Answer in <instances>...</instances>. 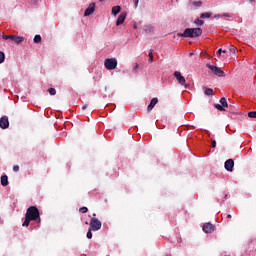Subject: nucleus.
I'll use <instances>...</instances> for the list:
<instances>
[{"mask_svg":"<svg viewBox=\"0 0 256 256\" xmlns=\"http://www.w3.org/2000/svg\"><path fill=\"white\" fill-rule=\"evenodd\" d=\"M192 5H194V7H201L203 5L202 1H194L192 2Z\"/></svg>","mask_w":256,"mask_h":256,"instance_id":"24","label":"nucleus"},{"mask_svg":"<svg viewBox=\"0 0 256 256\" xmlns=\"http://www.w3.org/2000/svg\"><path fill=\"white\" fill-rule=\"evenodd\" d=\"M221 53H227V50H224L223 51V49H219L218 51H217V55H221Z\"/></svg>","mask_w":256,"mask_h":256,"instance_id":"33","label":"nucleus"},{"mask_svg":"<svg viewBox=\"0 0 256 256\" xmlns=\"http://www.w3.org/2000/svg\"><path fill=\"white\" fill-rule=\"evenodd\" d=\"M133 29H137V24H136V22L133 24Z\"/></svg>","mask_w":256,"mask_h":256,"instance_id":"37","label":"nucleus"},{"mask_svg":"<svg viewBox=\"0 0 256 256\" xmlns=\"http://www.w3.org/2000/svg\"><path fill=\"white\" fill-rule=\"evenodd\" d=\"M34 43H41V35H35Z\"/></svg>","mask_w":256,"mask_h":256,"instance_id":"27","label":"nucleus"},{"mask_svg":"<svg viewBox=\"0 0 256 256\" xmlns=\"http://www.w3.org/2000/svg\"><path fill=\"white\" fill-rule=\"evenodd\" d=\"M211 147H212L213 149H215V147H217V142H216L215 140L212 141Z\"/></svg>","mask_w":256,"mask_h":256,"instance_id":"34","label":"nucleus"},{"mask_svg":"<svg viewBox=\"0 0 256 256\" xmlns=\"http://www.w3.org/2000/svg\"><path fill=\"white\" fill-rule=\"evenodd\" d=\"M157 103H159V99L152 98L150 104L148 105V111H153V108L155 107V105H157Z\"/></svg>","mask_w":256,"mask_h":256,"instance_id":"13","label":"nucleus"},{"mask_svg":"<svg viewBox=\"0 0 256 256\" xmlns=\"http://www.w3.org/2000/svg\"><path fill=\"white\" fill-rule=\"evenodd\" d=\"M202 229L204 233H213V231H215V226H213L211 223H206Z\"/></svg>","mask_w":256,"mask_h":256,"instance_id":"11","label":"nucleus"},{"mask_svg":"<svg viewBox=\"0 0 256 256\" xmlns=\"http://www.w3.org/2000/svg\"><path fill=\"white\" fill-rule=\"evenodd\" d=\"M102 223L99 219L93 217L91 218L90 220V229L93 230V231H99V229H101L102 227Z\"/></svg>","mask_w":256,"mask_h":256,"instance_id":"6","label":"nucleus"},{"mask_svg":"<svg viewBox=\"0 0 256 256\" xmlns=\"http://www.w3.org/2000/svg\"><path fill=\"white\" fill-rule=\"evenodd\" d=\"M0 127H1V129H8L9 128V118L7 116H3L0 119Z\"/></svg>","mask_w":256,"mask_h":256,"instance_id":"9","label":"nucleus"},{"mask_svg":"<svg viewBox=\"0 0 256 256\" xmlns=\"http://www.w3.org/2000/svg\"><path fill=\"white\" fill-rule=\"evenodd\" d=\"M228 49H229L230 53H237V47H235L233 45H229Z\"/></svg>","mask_w":256,"mask_h":256,"instance_id":"20","label":"nucleus"},{"mask_svg":"<svg viewBox=\"0 0 256 256\" xmlns=\"http://www.w3.org/2000/svg\"><path fill=\"white\" fill-rule=\"evenodd\" d=\"M104 66L107 71H113L117 69V58H107L104 60Z\"/></svg>","mask_w":256,"mask_h":256,"instance_id":"3","label":"nucleus"},{"mask_svg":"<svg viewBox=\"0 0 256 256\" xmlns=\"http://www.w3.org/2000/svg\"><path fill=\"white\" fill-rule=\"evenodd\" d=\"M1 63H5V53L3 51H0V65Z\"/></svg>","mask_w":256,"mask_h":256,"instance_id":"21","label":"nucleus"},{"mask_svg":"<svg viewBox=\"0 0 256 256\" xmlns=\"http://www.w3.org/2000/svg\"><path fill=\"white\" fill-rule=\"evenodd\" d=\"M220 104L225 108L229 107V104L227 103V99L225 97L220 99Z\"/></svg>","mask_w":256,"mask_h":256,"instance_id":"17","label":"nucleus"},{"mask_svg":"<svg viewBox=\"0 0 256 256\" xmlns=\"http://www.w3.org/2000/svg\"><path fill=\"white\" fill-rule=\"evenodd\" d=\"M125 19H127V13L122 12L116 21V26L119 27V25H123V23H125Z\"/></svg>","mask_w":256,"mask_h":256,"instance_id":"8","label":"nucleus"},{"mask_svg":"<svg viewBox=\"0 0 256 256\" xmlns=\"http://www.w3.org/2000/svg\"><path fill=\"white\" fill-rule=\"evenodd\" d=\"M173 77L176 79V81H178L179 85L184 86L185 89H187V87H189V85L186 84L185 77L183 76V74H181L180 71H175L173 73Z\"/></svg>","mask_w":256,"mask_h":256,"instance_id":"4","label":"nucleus"},{"mask_svg":"<svg viewBox=\"0 0 256 256\" xmlns=\"http://www.w3.org/2000/svg\"><path fill=\"white\" fill-rule=\"evenodd\" d=\"M13 171H15V173H17V171H19V165H15V166L13 167Z\"/></svg>","mask_w":256,"mask_h":256,"instance_id":"35","label":"nucleus"},{"mask_svg":"<svg viewBox=\"0 0 256 256\" xmlns=\"http://www.w3.org/2000/svg\"><path fill=\"white\" fill-rule=\"evenodd\" d=\"M203 30L201 28H186L183 33H178V37L195 38L201 37Z\"/></svg>","mask_w":256,"mask_h":256,"instance_id":"2","label":"nucleus"},{"mask_svg":"<svg viewBox=\"0 0 256 256\" xmlns=\"http://www.w3.org/2000/svg\"><path fill=\"white\" fill-rule=\"evenodd\" d=\"M31 221H36V223H41V215L39 214V209L36 206H30L26 210L25 221L23 222V227H29Z\"/></svg>","mask_w":256,"mask_h":256,"instance_id":"1","label":"nucleus"},{"mask_svg":"<svg viewBox=\"0 0 256 256\" xmlns=\"http://www.w3.org/2000/svg\"><path fill=\"white\" fill-rule=\"evenodd\" d=\"M201 19H209L211 17V13L205 12L201 14Z\"/></svg>","mask_w":256,"mask_h":256,"instance_id":"19","label":"nucleus"},{"mask_svg":"<svg viewBox=\"0 0 256 256\" xmlns=\"http://www.w3.org/2000/svg\"><path fill=\"white\" fill-rule=\"evenodd\" d=\"M92 229L91 228H89V230H88V232H87V234H86V237H87V239H93V233H92Z\"/></svg>","mask_w":256,"mask_h":256,"instance_id":"22","label":"nucleus"},{"mask_svg":"<svg viewBox=\"0 0 256 256\" xmlns=\"http://www.w3.org/2000/svg\"><path fill=\"white\" fill-rule=\"evenodd\" d=\"M206 67L210 69V71H212L217 77H225V72L221 70V68L211 64H207Z\"/></svg>","mask_w":256,"mask_h":256,"instance_id":"5","label":"nucleus"},{"mask_svg":"<svg viewBox=\"0 0 256 256\" xmlns=\"http://www.w3.org/2000/svg\"><path fill=\"white\" fill-rule=\"evenodd\" d=\"M248 117L250 119H256V111H251L248 113Z\"/></svg>","mask_w":256,"mask_h":256,"instance_id":"23","label":"nucleus"},{"mask_svg":"<svg viewBox=\"0 0 256 256\" xmlns=\"http://www.w3.org/2000/svg\"><path fill=\"white\" fill-rule=\"evenodd\" d=\"M205 95H208V96L213 95V89H211V88H206V89H205Z\"/></svg>","mask_w":256,"mask_h":256,"instance_id":"25","label":"nucleus"},{"mask_svg":"<svg viewBox=\"0 0 256 256\" xmlns=\"http://www.w3.org/2000/svg\"><path fill=\"white\" fill-rule=\"evenodd\" d=\"M133 3H134L135 9H137V7H139V0H133Z\"/></svg>","mask_w":256,"mask_h":256,"instance_id":"31","label":"nucleus"},{"mask_svg":"<svg viewBox=\"0 0 256 256\" xmlns=\"http://www.w3.org/2000/svg\"><path fill=\"white\" fill-rule=\"evenodd\" d=\"M224 167L226 171H233V167H235V162L233 161V159H228L225 162Z\"/></svg>","mask_w":256,"mask_h":256,"instance_id":"10","label":"nucleus"},{"mask_svg":"<svg viewBox=\"0 0 256 256\" xmlns=\"http://www.w3.org/2000/svg\"><path fill=\"white\" fill-rule=\"evenodd\" d=\"M153 30H154V28L151 25H144L143 26L144 33H153Z\"/></svg>","mask_w":256,"mask_h":256,"instance_id":"16","label":"nucleus"},{"mask_svg":"<svg viewBox=\"0 0 256 256\" xmlns=\"http://www.w3.org/2000/svg\"><path fill=\"white\" fill-rule=\"evenodd\" d=\"M231 218H232L231 214H228L227 219H231Z\"/></svg>","mask_w":256,"mask_h":256,"instance_id":"38","label":"nucleus"},{"mask_svg":"<svg viewBox=\"0 0 256 256\" xmlns=\"http://www.w3.org/2000/svg\"><path fill=\"white\" fill-rule=\"evenodd\" d=\"M11 41H14V43H23L25 38L17 35H11Z\"/></svg>","mask_w":256,"mask_h":256,"instance_id":"12","label":"nucleus"},{"mask_svg":"<svg viewBox=\"0 0 256 256\" xmlns=\"http://www.w3.org/2000/svg\"><path fill=\"white\" fill-rule=\"evenodd\" d=\"M195 25H197V27H202V25L205 24V21L201 20V19H196L194 21Z\"/></svg>","mask_w":256,"mask_h":256,"instance_id":"18","label":"nucleus"},{"mask_svg":"<svg viewBox=\"0 0 256 256\" xmlns=\"http://www.w3.org/2000/svg\"><path fill=\"white\" fill-rule=\"evenodd\" d=\"M48 93H49L50 95H56V94H57V90H55V88H49V89H48Z\"/></svg>","mask_w":256,"mask_h":256,"instance_id":"28","label":"nucleus"},{"mask_svg":"<svg viewBox=\"0 0 256 256\" xmlns=\"http://www.w3.org/2000/svg\"><path fill=\"white\" fill-rule=\"evenodd\" d=\"M119 13H121V6L112 7V15L114 17H117V15H119Z\"/></svg>","mask_w":256,"mask_h":256,"instance_id":"14","label":"nucleus"},{"mask_svg":"<svg viewBox=\"0 0 256 256\" xmlns=\"http://www.w3.org/2000/svg\"><path fill=\"white\" fill-rule=\"evenodd\" d=\"M96 215H97V214L94 213V214H93V217H96Z\"/></svg>","mask_w":256,"mask_h":256,"instance_id":"41","label":"nucleus"},{"mask_svg":"<svg viewBox=\"0 0 256 256\" xmlns=\"http://www.w3.org/2000/svg\"><path fill=\"white\" fill-rule=\"evenodd\" d=\"M193 56V53H190V57Z\"/></svg>","mask_w":256,"mask_h":256,"instance_id":"42","label":"nucleus"},{"mask_svg":"<svg viewBox=\"0 0 256 256\" xmlns=\"http://www.w3.org/2000/svg\"><path fill=\"white\" fill-rule=\"evenodd\" d=\"M82 109L85 111V109H87V105H84Z\"/></svg>","mask_w":256,"mask_h":256,"instance_id":"39","label":"nucleus"},{"mask_svg":"<svg viewBox=\"0 0 256 256\" xmlns=\"http://www.w3.org/2000/svg\"><path fill=\"white\" fill-rule=\"evenodd\" d=\"M1 185L3 187H7V185H9V178L7 177V175L1 176Z\"/></svg>","mask_w":256,"mask_h":256,"instance_id":"15","label":"nucleus"},{"mask_svg":"<svg viewBox=\"0 0 256 256\" xmlns=\"http://www.w3.org/2000/svg\"><path fill=\"white\" fill-rule=\"evenodd\" d=\"M95 13V3H91L88 8L84 12V17H89V15H93Z\"/></svg>","mask_w":256,"mask_h":256,"instance_id":"7","label":"nucleus"},{"mask_svg":"<svg viewBox=\"0 0 256 256\" xmlns=\"http://www.w3.org/2000/svg\"><path fill=\"white\" fill-rule=\"evenodd\" d=\"M148 57H149V59H148L149 63H152V61H153V50L149 51Z\"/></svg>","mask_w":256,"mask_h":256,"instance_id":"26","label":"nucleus"},{"mask_svg":"<svg viewBox=\"0 0 256 256\" xmlns=\"http://www.w3.org/2000/svg\"><path fill=\"white\" fill-rule=\"evenodd\" d=\"M215 108L218 109V111H225V108L221 104H215Z\"/></svg>","mask_w":256,"mask_h":256,"instance_id":"29","label":"nucleus"},{"mask_svg":"<svg viewBox=\"0 0 256 256\" xmlns=\"http://www.w3.org/2000/svg\"><path fill=\"white\" fill-rule=\"evenodd\" d=\"M87 211H89V209H88L87 207H81V208L79 209V212H80V213H87Z\"/></svg>","mask_w":256,"mask_h":256,"instance_id":"30","label":"nucleus"},{"mask_svg":"<svg viewBox=\"0 0 256 256\" xmlns=\"http://www.w3.org/2000/svg\"><path fill=\"white\" fill-rule=\"evenodd\" d=\"M223 17H230V15L227 14V13H224V14H223Z\"/></svg>","mask_w":256,"mask_h":256,"instance_id":"36","label":"nucleus"},{"mask_svg":"<svg viewBox=\"0 0 256 256\" xmlns=\"http://www.w3.org/2000/svg\"><path fill=\"white\" fill-rule=\"evenodd\" d=\"M100 2H103V1H105V0H99Z\"/></svg>","mask_w":256,"mask_h":256,"instance_id":"43","label":"nucleus"},{"mask_svg":"<svg viewBox=\"0 0 256 256\" xmlns=\"http://www.w3.org/2000/svg\"><path fill=\"white\" fill-rule=\"evenodd\" d=\"M253 1H255V0H249L250 3H253Z\"/></svg>","mask_w":256,"mask_h":256,"instance_id":"40","label":"nucleus"},{"mask_svg":"<svg viewBox=\"0 0 256 256\" xmlns=\"http://www.w3.org/2000/svg\"><path fill=\"white\" fill-rule=\"evenodd\" d=\"M2 38H3L5 41H8V39L11 40V35H3Z\"/></svg>","mask_w":256,"mask_h":256,"instance_id":"32","label":"nucleus"}]
</instances>
